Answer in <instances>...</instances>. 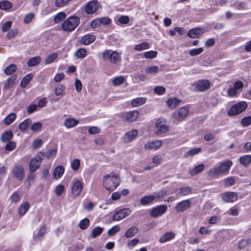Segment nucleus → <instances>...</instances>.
Listing matches in <instances>:
<instances>
[{"instance_id": "1a4fd4ad", "label": "nucleus", "mask_w": 251, "mask_h": 251, "mask_svg": "<svg viewBox=\"0 0 251 251\" xmlns=\"http://www.w3.org/2000/svg\"><path fill=\"white\" fill-rule=\"evenodd\" d=\"M210 82L208 80H200L194 83L195 89L199 92H204L210 87Z\"/></svg>"}, {"instance_id": "0e129e2a", "label": "nucleus", "mask_w": 251, "mask_h": 251, "mask_svg": "<svg viewBox=\"0 0 251 251\" xmlns=\"http://www.w3.org/2000/svg\"><path fill=\"white\" fill-rule=\"evenodd\" d=\"M111 50H105L102 53V58L103 60H111Z\"/></svg>"}, {"instance_id": "e2e57ef3", "label": "nucleus", "mask_w": 251, "mask_h": 251, "mask_svg": "<svg viewBox=\"0 0 251 251\" xmlns=\"http://www.w3.org/2000/svg\"><path fill=\"white\" fill-rule=\"evenodd\" d=\"M80 166V160L78 159H75L71 163V167L74 171L78 169Z\"/></svg>"}, {"instance_id": "7c9ffc66", "label": "nucleus", "mask_w": 251, "mask_h": 251, "mask_svg": "<svg viewBox=\"0 0 251 251\" xmlns=\"http://www.w3.org/2000/svg\"><path fill=\"white\" fill-rule=\"evenodd\" d=\"M31 123L32 121L30 119L28 118L25 119L20 124L19 126V129L22 131L26 130Z\"/></svg>"}, {"instance_id": "aec40b11", "label": "nucleus", "mask_w": 251, "mask_h": 251, "mask_svg": "<svg viewBox=\"0 0 251 251\" xmlns=\"http://www.w3.org/2000/svg\"><path fill=\"white\" fill-rule=\"evenodd\" d=\"M96 36L94 35L88 34L83 36L81 39V43L84 45H88L95 41Z\"/></svg>"}, {"instance_id": "e433bc0d", "label": "nucleus", "mask_w": 251, "mask_h": 251, "mask_svg": "<svg viewBox=\"0 0 251 251\" xmlns=\"http://www.w3.org/2000/svg\"><path fill=\"white\" fill-rule=\"evenodd\" d=\"M17 70V66L14 64H10L7 67L4 71V74L7 75L13 74Z\"/></svg>"}, {"instance_id": "bf43d9fd", "label": "nucleus", "mask_w": 251, "mask_h": 251, "mask_svg": "<svg viewBox=\"0 0 251 251\" xmlns=\"http://www.w3.org/2000/svg\"><path fill=\"white\" fill-rule=\"evenodd\" d=\"M243 126H248L251 124V116L244 117L241 121Z\"/></svg>"}, {"instance_id": "f8f14e48", "label": "nucleus", "mask_w": 251, "mask_h": 251, "mask_svg": "<svg viewBox=\"0 0 251 251\" xmlns=\"http://www.w3.org/2000/svg\"><path fill=\"white\" fill-rule=\"evenodd\" d=\"M99 6L98 2L96 0H92L87 3L84 10L88 14H92L97 11Z\"/></svg>"}, {"instance_id": "5701e85b", "label": "nucleus", "mask_w": 251, "mask_h": 251, "mask_svg": "<svg viewBox=\"0 0 251 251\" xmlns=\"http://www.w3.org/2000/svg\"><path fill=\"white\" fill-rule=\"evenodd\" d=\"M78 123V121L74 118H68L65 120L64 124L67 128H70L76 126Z\"/></svg>"}, {"instance_id": "b1692460", "label": "nucleus", "mask_w": 251, "mask_h": 251, "mask_svg": "<svg viewBox=\"0 0 251 251\" xmlns=\"http://www.w3.org/2000/svg\"><path fill=\"white\" fill-rule=\"evenodd\" d=\"M13 137V133L11 130L4 131L1 135V142L6 143L10 141Z\"/></svg>"}, {"instance_id": "5fc2aeb1", "label": "nucleus", "mask_w": 251, "mask_h": 251, "mask_svg": "<svg viewBox=\"0 0 251 251\" xmlns=\"http://www.w3.org/2000/svg\"><path fill=\"white\" fill-rule=\"evenodd\" d=\"M120 227L119 226L116 225L113 226L112 228L109 229L107 232L108 236H114L117 232L119 231Z\"/></svg>"}, {"instance_id": "c85d7f7f", "label": "nucleus", "mask_w": 251, "mask_h": 251, "mask_svg": "<svg viewBox=\"0 0 251 251\" xmlns=\"http://www.w3.org/2000/svg\"><path fill=\"white\" fill-rule=\"evenodd\" d=\"M180 102V100L176 98H171L169 99L167 101V105L169 107L175 108Z\"/></svg>"}, {"instance_id": "603ef678", "label": "nucleus", "mask_w": 251, "mask_h": 251, "mask_svg": "<svg viewBox=\"0 0 251 251\" xmlns=\"http://www.w3.org/2000/svg\"><path fill=\"white\" fill-rule=\"evenodd\" d=\"M111 56V62L112 63H116L120 60L121 57L117 51L112 50Z\"/></svg>"}, {"instance_id": "423d86ee", "label": "nucleus", "mask_w": 251, "mask_h": 251, "mask_svg": "<svg viewBox=\"0 0 251 251\" xmlns=\"http://www.w3.org/2000/svg\"><path fill=\"white\" fill-rule=\"evenodd\" d=\"M131 212L129 208H124L117 211L112 216V220L114 221H120L129 216Z\"/></svg>"}, {"instance_id": "09e8293b", "label": "nucleus", "mask_w": 251, "mask_h": 251, "mask_svg": "<svg viewBox=\"0 0 251 251\" xmlns=\"http://www.w3.org/2000/svg\"><path fill=\"white\" fill-rule=\"evenodd\" d=\"M251 240L250 239L242 240L239 242L238 248L240 250L244 249L245 247H247L248 245L251 244Z\"/></svg>"}, {"instance_id": "6ab92c4d", "label": "nucleus", "mask_w": 251, "mask_h": 251, "mask_svg": "<svg viewBox=\"0 0 251 251\" xmlns=\"http://www.w3.org/2000/svg\"><path fill=\"white\" fill-rule=\"evenodd\" d=\"M16 84V76H12L6 80L4 83L3 89L4 91L12 88Z\"/></svg>"}, {"instance_id": "7ed1b4c3", "label": "nucleus", "mask_w": 251, "mask_h": 251, "mask_svg": "<svg viewBox=\"0 0 251 251\" xmlns=\"http://www.w3.org/2000/svg\"><path fill=\"white\" fill-rule=\"evenodd\" d=\"M79 23L80 19L78 16H71L63 22L61 27L64 31H72L75 30Z\"/></svg>"}, {"instance_id": "9d476101", "label": "nucleus", "mask_w": 251, "mask_h": 251, "mask_svg": "<svg viewBox=\"0 0 251 251\" xmlns=\"http://www.w3.org/2000/svg\"><path fill=\"white\" fill-rule=\"evenodd\" d=\"M139 113L137 111H132L122 114L121 118L123 121L126 122H132L136 120L139 117Z\"/></svg>"}, {"instance_id": "338daca9", "label": "nucleus", "mask_w": 251, "mask_h": 251, "mask_svg": "<svg viewBox=\"0 0 251 251\" xmlns=\"http://www.w3.org/2000/svg\"><path fill=\"white\" fill-rule=\"evenodd\" d=\"M16 148V143L13 141H9L5 145V150L7 151H11L13 150Z\"/></svg>"}, {"instance_id": "473e14b6", "label": "nucleus", "mask_w": 251, "mask_h": 251, "mask_svg": "<svg viewBox=\"0 0 251 251\" xmlns=\"http://www.w3.org/2000/svg\"><path fill=\"white\" fill-rule=\"evenodd\" d=\"M147 100V99L144 97H139L133 99L132 100L131 104L134 107H137L144 104Z\"/></svg>"}, {"instance_id": "a878e982", "label": "nucleus", "mask_w": 251, "mask_h": 251, "mask_svg": "<svg viewBox=\"0 0 251 251\" xmlns=\"http://www.w3.org/2000/svg\"><path fill=\"white\" fill-rule=\"evenodd\" d=\"M29 204L28 202H25L21 204L18 208V213L21 216H24L29 208Z\"/></svg>"}, {"instance_id": "37998d69", "label": "nucleus", "mask_w": 251, "mask_h": 251, "mask_svg": "<svg viewBox=\"0 0 251 251\" xmlns=\"http://www.w3.org/2000/svg\"><path fill=\"white\" fill-rule=\"evenodd\" d=\"M12 7V4L7 0H3L0 2V9L7 10Z\"/></svg>"}, {"instance_id": "f3484780", "label": "nucleus", "mask_w": 251, "mask_h": 251, "mask_svg": "<svg viewBox=\"0 0 251 251\" xmlns=\"http://www.w3.org/2000/svg\"><path fill=\"white\" fill-rule=\"evenodd\" d=\"M82 188V183L79 181H76L73 183L71 187V193L74 197L75 198L79 196Z\"/></svg>"}, {"instance_id": "393cba45", "label": "nucleus", "mask_w": 251, "mask_h": 251, "mask_svg": "<svg viewBox=\"0 0 251 251\" xmlns=\"http://www.w3.org/2000/svg\"><path fill=\"white\" fill-rule=\"evenodd\" d=\"M204 168L205 166L204 164H200L190 170L189 173L192 176H195L204 170Z\"/></svg>"}, {"instance_id": "58836bf2", "label": "nucleus", "mask_w": 251, "mask_h": 251, "mask_svg": "<svg viewBox=\"0 0 251 251\" xmlns=\"http://www.w3.org/2000/svg\"><path fill=\"white\" fill-rule=\"evenodd\" d=\"M39 153L41 154L42 156H45L48 159L54 158L56 154V150L55 149H51L49 151L45 154L44 152H39Z\"/></svg>"}, {"instance_id": "6e6552de", "label": "nucleus", "mask_w": 251, "mask_h": 251, "mask_svg": "<svg viewBox=\"0 0 251 251\" xmlns=\"http://www.w3.org/2000/svg\"><path fill=\"white\" fill-rule=\"evenodd\" d=\"M39 154L40 153L38 152L36 156L34 158H32L30 161L29 169L30 171L31 172H35L39 169L42 163L43 159Z\"/></svg>"}, {"instance_id": "ddd939ff", "label": "nucleus", "mask_w": 251, "mask_h": 251, "mask_svg": "<svg viewBox=\"0 0 251 251\" xmlns=\"http://www.w3.org/2000/svg\"><path fill=\"white\" fill-rule=\"evenodd\" d=\"M162 119H158L156 123L155 133L157 135H162L168 131L169 127L167 126L162 124Z\"/></svg>"}, {"instance_id": "bb28decb", "label": "nucleus", "mask_w": 251, "mask_h": 251, "mask_svg": "<svg viewBox=\"0 0 251 251\" xmlns=\"http://www.w3.org/2000/svg\"><path fill=\"white\" fill-rule=\"evenodd\" d=\"M156 198L155 196L150 195L144 196L140 200V203L144 205H146L150 204L152 201H153Z\"/></svg>"}, {"instance_id": "2eb2a0df", "label": "nucleus", "mask_w": 251, "mask_h": 251, "mask_svg": "<svg viewBox=\"0 0 251 251\" xmlns=\"http://www.w3.org/2000/svg\"><path fill=\"white\" fill-rule=\"evenodd\" d=\"M191 205V202L189 200H185L178 202L176 205L175 208L177 212H183L189 209Z\"/></svg>"}, {"instance_id": "052dcab7", "label": "nucleus", "mask_w": 251, "mask_h": 251, "mask_svg": "<svg viewBox=\"0 0 251 251\" xmlns=\"http://www.w3.org/2000/svg\"><path fill=\"white\" fill-rule=\"evenodd\" d=\"M57 57V54L56 53H53L49 55L45 60V63L49 64L52 63Z\"/></svg>"}, {"instance_id": "72a5a7b5", "label": "nucleus", "mask_w": 251, "mask_h": 251, "mask_svg": "<svg viewBox=\"0 0 251 251\" xmlns=\"http://www.w3.org/2000/svg\"><path fill=\"white\" fill-rule=\"evenodd\" d=\"M239 161L242 165L246 167L251 162V156L250 155H243L240 157Z\"/></svg>"}, {"instance_id": "a18cd8bd", "label": "nucleus", "mask_w": 251, "mask_h": 251, "mask_svg": "<svg viewBox=\"0 0 251 251\" xmlns=\"http://www.w3.org/2000/svg\"><path fill=\"white\" fill-rule=\"evenodd\" d=\"M90 221L89 219L86 218L80 221L78 226L80 229L84 230L88 227Z\"/></svg>"}, {"instance_id": "774afa93", "label": "nucleus", "mask_w": 251, "mask_h": 251, "mask_svg": "<svg viewBox=\"0 0 251 251\" xmlns=\"http://www.w3.org/2000/svg\"><path fill=\"white\" fill-rule=\"evenodd\" d=\"M10 199L12 202H17L19 201L20 197L17 192H15L10 196Z\"/></svg>"}, {"instance_id": "f03ea898", "label": "nucleus", "mask_w": 251, "mask_h": 251, "mask_svg": "<svg viewBox=\"0 0 251 251\" xmlns=\"http://www.w3.org/2000/svg\"><path fill=\"white\" fill-rule=\"evenodd\" d=\"M120 182V178L115 174L106 175L103 177V186L107 190L112 191L119 185Z\"/></svg>"}, {"instance_id": "680f3d73", "label": "nucleus", "mask_w": 251, "mask_h": 251, "mask_svg": "<svg viewBox=\"0 0 251 251\" xmlns=\"http://www.w3.org/2000/svg\"><path fill=\"white\" fill-rule=\"evenodd\" d=\"M46 231V228L45 226H42L38 231V234L36 237L35 240L36 238H39L40 240H41L42 237L45 234Z\"/></svg>"}, {"instance_id": "ea45409f", "label": "nucleus", "mask_w": 251, "mask_h": 251, "mask_svg": "<svg viewBox=\"0 0 251 251\" xmlns=\"http://www.w3.org/2000/svg\"><path fill=\"white\" fill-rule=\"evenodd\" d=\"M65 87L62 84L57 85L55 88L54 92L56 96H63L64 95V90Z\"/></svg>"}, {"instance_id": "9b49d317", "label": "nucleus", "mask_w": 251, "mask_h": 251, "mask_svg": "<svg viewBox=\"0 0 251 251\" xmlns=\"http://www.w3.org/2000/svg\"><path fill=\"white\" fill-rule=\"evenodd\" d=\"M12 174L13 177L18 180H22L24 177V169L21 165H15L12 170Z\"/></svg>"}, {"instance_id": "20e7f679", "label": "nucleus", "mask_w": 251, "mask_h": 251, "mask_svg": "<svg viewBox=\"0 0 251 251\" xmlns=\"http://www.w3.org/2000/svg\"><path fill=\"white\" fill-rule=\"evenodd\" d=\"M247 106V103L245 101H242L234 104L228 110L227 115L229 116L237 115L244 111Z\"/></svg>"}, {"instance_id": "79ce46f5", "label": "nucleus", "mask_w": 251, "mask_h": 251, "mask_svg": "<svg viewBox=\"0 0 251 251\" xmlns=\"http://www.w3.org/2000/svg\"><path fill=\"white\" fill-rule=\"evenodd\" d=\"M192 188L189 186H185L181 187L179 190V194L180 196H186L191 193Z\"/></svg>"}, {"instance_id": "4c0bfd02", "label": "nucleus", "mask_w": 251, "mask_h": 251, "mask_svg": "<svg viewBox=\"0 0 251 251\" xmlns=\"http://www.w3.org/2000/svg\"><path fill=\"white\" fill-rule=\"evenodd\" d=\"M125 81V78L122 76H119L114 77L112 80L113 86H116L122 84Z\"/></svg>"}, {"instance_id": "cd10ccee", "label": "nucleus", "mask_w": 251, "mask_h": 251, "mask_svg": "<svg viewBox=\"0 0 251 251\" xmlns=\"http://www.w3.org/2000/svg\"><path fill=\"white\" fill-rule=\"evenodd\" d=\"M41 61V58L39 56L30 58L27 62L29 67H33L38 65Z\"/></svg>"}, {"instance_id": "8fccbe9b", "label": "nucleus", "mask_w": 251, "mask_h": 251, "mask_svg": "<svg viewBox=\"0 0 251 251\" xmlns=\"http://www.w3.org/2000/svg\"><path fill=\"white\" fill-rule=\"evenodd\" d=\"M42 127V124L40 122L33 123L30 126V129L33 132H38L41 130Z\"/></svg>"}, {"instance_id": "0eeeda50", "label": "nucleus", "mask_w": 251, "mask_h": 251, "mask_svg": "<svg viewBox=\"0 0 251 251\" xmlns=\"http://www.w3.org/2000/svg\"><path fill=\"white\" fill-rule=\"evenodd\" d=\"M167 210V206L162 204L153 208L151 211V217L156 218L164 214Z\"/></svg>"}, {"instance_id": "2f4dec72", "label": "nucleus", "mask_w": 251, "mask_h": 251, "mask_svg": "<svg viewBox=\"0 0 251 251\" xmlns=\"http://www.w3.org/2000/svg\"><path fill=\"white\" fill-rule=\"evenodd\" d=\"M64 172V168L62 166H58L55 168L53 172V176L55 179L60 178Z\"/></svg>"}, {"instance_id": "dca6fc26", "label": "nucleus", "mask_w": 251, "mask_h": 251, "mask_svg": "<svg viewBox=\"0 0 251 251\" xmlns=\"http://www.w3.org/2000/svg\"><path fill=\"white\" fill-rule=\"evenodd\" d=\"M138 131L137 129H132L125 133L123 137V141L128 143L132 142L137 136Z\"/></svg>"}, {"instance_id": "4468645a", "label": "nucleus", "mask_w": 251, "mask_h": 251, "mask_svg": "<svg viewBox=\"0 0 251 251\" xmlns=\"http://www.w3.org/2000/svg\"><path fill=\"white\" fill-rule=\"evenodd\" d=\"M223 200L226 202H232L238 199V194L234 192H226L222 195Z\"/></svg>"}, {"instance_id": "49530a36", "label": "nucleus", "mask_w": 251, "mask_h": 251, "mask_svg": "<svg viewBox=\"0 0 251 251\" xmlns=\"http://www.w3.org/2000/svg\"><path fill=\"white\" fill-rule=\"evenodd\" d=\"M75 55L78 58H83L86 55V50L83 48L79 49L75 51Z\"/></svg>"}, {"instance_id": "4be33fe9", "label": "nucleus", "mask_w": 251, "mask_h": 251, "mask_svg": "<svg viewBox=\"0 0 251 251\" xmlns=\"http://www.w3.org/2000/svg\"><path fill=\"white\" fill-rule=\"evenodd\" d=\"M175 235V233L173 232H167L160 238L159 242L161 243H165L174 238Z\"/></svg>"}, {"instance_id": "3c124183", "label": "nucleus", "mask_w": 251, "mask_h": 251, "mask_svg": "<svg viewBox=\"0 0 251 251\" xmlns=\"http://www.w3.org/2000/svg\"><path fill=\"white\" fill-rule=\"evenodd\" d=\"M103 228L96 227L92 231V237L95 238L100 235L103 231Z\"/></svg>"}, {"instance_id": "de8ad7c7", "label": "nucleus", "mask_w": 251, "mask_h": 251, "mask_svg": "<svg viewBox=\"0 0 251 251\" xmlns=\"http://www.w3.org/2000/svg\"><path fill=\"white\" fill-rule=\"evenodd\" d=\"M148 74L153 75L157 73L159 71V68L157 66H152L147 67L145 70Z\"/></svg>"}, {"instance_id": "13d9d810", "label": "nucleus", "mask_w": 251, "mask_h": 251, "mask_svg": "<svg viewBox=\"0 0 251 251\" xmlns=\"http://www.w3.org/2000/svg\"><path fill=\"white\" fill-rule=\"evenodd\" d=\"M157 54V52L154 50L147 51L144 53V56L147 59H152L155 58Z\"/></svg>"}, {"instance_id": "6e6d98bb", "label": "nucleus", "mask_w": 251, "mask_h": 251, "mask_svg": "<svg viewBox=\"0 0 251 251\" xmlns=\"http://www.w3.org/2000/svg\"><path fill=\"white\" fill-rule=\"evenodd\" d=\"M203 50L202 48L194 49L189 50V54L191 56H195L202 53Z\"/></svg>"}, {"instance_id": "69168bd1", "label": "nucleus", "mask_w": 251, "mask_h": 251, "mask_svg": "<svg viewBox=\"0 0 251 251\" xmlns=\"http://www.w3.org/2000/svg\"><path fill=\"white\" fill-rule=\"evenodd\" d=\"M227 93L228 96L230 97H233L236 96L238 93V91L233 87H231L228 89Z\"/></svg>"}, {"instance_id": "864d4df0", "label": "nucleus", "mask_w": 251, "mask_h": 251, "mask_svg": "<svg viewBox=\"0 0 251 251\" xmlns=\"http://www.w3.org/2000/svg\"><path fill=\"white\" fill-rule=\"evenodd\" d=\"M65 18L66 14L64 12H60L55 16L54 21L55 23H59Z\"/></svg>"}, {"instance_id": "c756f323", "label": "nucleus", "mask_w": 251, "mask_h": 251, "mask_svg": "<svg viewBox=\"0 0 251 251\" xmlns=\"http://www.w3.org/2000/svg\"><path fill=\"white\" fill-rule=\"evenodd\" d=\"M17 115L15 113H11L8 114L4 119V123L6 125H9L12 124L16 119Z\"/></svg>"}, {"instance_id": "39448f33", "label": "nucleus", "mask_w": 251, "mask_h": 251, "mask_svg": "<svg viewBox=\"0 0 251 251\" xmlns=\"http://www.w3.org/2000/svg\"><path fill=\"white\" fill-rule=\"evenodd\" d=\"M188 113V108L183 106L175 111L172 114V117L176 120L181 121L187 116Z\"/></svg>"}, {"instance_id": "c9c22d12", "label": "nucleus", "mask_w": 251, "mask_h": 251, "mask_svg": "<svg viewBox=\"0 0 251 251\" xmlns=\"http://www.w3.org/2000/svg\"><path fill=\"white\" fill-rule=\"evenodd\" d=\"M33 78V75L29 74L26 75L22 80L20 85L22 87H25Z\"/></svg>"}, {"instance_id": "f257e3e1", "label": "nucleus", "mask_w": 251, "mask_h": 251, "mask_svg": "<svg viewBox=\"0 0 251 251\" xmlns=\"http://www.w3.org/2000/svg\"><path fill=\"white\" fill-rule=\"evenodd\" d=\"M232 165L231 160H226L222 162L218 167H214L208 172V175L212 177H217L221 175L228 174Z\"/></svg>"}, {"instance_id": "c03bdc74", "label": "nucleus", "mask_w": 251, "mask_h": 251, "mask_svg": "<svg viewBox=\"0 0 251 251\" xmlns=\"http://www.w3.org/2000/svg\"><path fill=\"white\" fill-rule=\"evenodd\" d=\"M150 48V46L147 42H142L139 44L136 45L134 47V50L137 51H141L148 49Z\"/></svg>"}, {"instance_id": "a211bd4d", "label": "nucleus", "mask_w": 251, "mask_h": 251, "mask_svg": "<svg viewBox=\"0 0 251 251\" xmlns=\"http://www.w3.org/2000/svg\"><path fill=\"white\" fill-rule=\"evenodd\" d=\"M162 145L161 140H155L148 142L145 144L144 147L146 150H157Z\"/></svg>"}, {"instance_id": "f704fd0d", "label": "nucleus", "mask_w": 251, "mask_h": 251, "mask_svg": "<svg viewBox=\"0 0 251 251\" xmlns=\"http://www.w3.org/2000/svg\"><path fill=\"white\" fill-rule=\"evenodd\" d=\"M138 229L136 226H132L129 228L125 233V236L126 238H131L134 236L138 232Z\"/></svg>"}, {"instance_id": "412c9836", "label": "nucleus", "mask_w": 251, "mask_h": 251, "mask_svg": "<svg viewBox=\"0 0 251 251\" xmlns=\"http://www.w3.org/2000/svg\"><path fill=\"white\" fill-rule=\"evenodd\" d=\"M203 33L201 28H195L190 30L187 33L188 36L191 38H198Z\"/></svg>"}, {"instance_id": "4d7b16f0", "label": "nucleus", "mask_w": 251, "mask_h": 251, "mask_svg": "<svg viewBox=\"0 0 251 251\" xmlns=\"http://www.w3.org/2000/svg\"><path fill=\"white\" fill-rule=\"evenodd\" d=\"M235 179L233 176H228L224 179V184L226 186H230L234 185Z\"/></svg>"}, {"instance_id": "a19ab883", "label": "nucleus", "mask_w": 251, "mask_h": 251, "mask_svg": "<svg viewBox=\"0 0 251 251\" xmlns=\"http://www.w3.org/2000/svg\"><path fill=\"white\" fill-rule=\"evenodd\" d=\"M201 151V148H193L189 151H187L184 154V157L187 158L189 156H192L195 154H198Z\"/></svg>"}]
</instances>
